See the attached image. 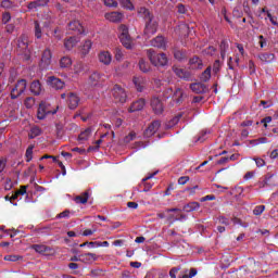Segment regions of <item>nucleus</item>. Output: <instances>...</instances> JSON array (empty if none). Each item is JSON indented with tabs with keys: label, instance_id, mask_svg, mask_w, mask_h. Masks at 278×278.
I'll list each match as a JSON object with an SVG mask.
<instances>
[{
	"label": "nucleus",
	"instance_id": "nucleus-38",
	"mask_svg": "<svg viewBox=\"0 0 278 278\" xmlns=\"http://www.w3.org/2000/svg\"><path fill=\"white\" fill-rule=\"evenodd\" d=\"M60 66L61 68H71V66H73V60L71 59V56L61 58Z\"/></svg>",
	"mask_w": 278,
	"mask_h": 278
},
{
	"label": "nucleus",
	"instance_id": "nucleus-22",
	"mask_svg": "<svg viewBox=\"0 0 278 278\" xmlns=\"http://www.w3.org/2000/svg\"><path fill=\"white\" fill-rule=\"evenodd\" d=\"M105 20L111 23H121L123 21V13L121 12H111L105 14Z\"/></svg>",
	"mask_w": 278,
	"mask_h": 278
},
{
	"label": "nucleus",
	"instance_id": "nucleus-11",
	"mask_svg": "<svg viewBox=\"0 0 278 278\" xmlns=\"http://www.w3.org/2000/svg\"><path fill=\"white\" fill-rule=\"evenodd\" d=\"M132 84L137 92H143L147 88V78L143 76H135L132 77Z\"/></svg>",
	"mask_w": 278,
	"mask_h": 278
},
{
	"label": "nucleus",
	"instance_id": "nucleus-3",
	"mask_svg": "<svg viewBox=\"0 0 278 278\" xmlns=\"http://www.w3.org/2000/svg\"><path fill=\"white\" fill-rule=\"evenodd\" d=\"M118 31L119 40L123 47H125V49H131V47H134V41L131 40V36L129 35V28L127 27V25L122 24L118 27Z\"/></svg>",
	"mask_w": 278,
	"mask_h": 278
},
{
	"label": "nucleus",
	"instance_id": "nucleus-55",
	"mask_svg": "<svg viewBox=\"0 0 278 278\" xmlns=\"http://www.w3.org/2000/svg\"><path fill=\"white\" fill-rule=\"evenodd\" d=\"M131 140H136V132H135V131H130V132L128 134V136H126V137L124 138V142H126V143L131 142Z\"/></svg>",
	"mask_w": 278,
	"mask_h": 278
},
{
	"label": "nucleus",
	"instance_id": "nucleus-64",
	"mask_svg": "<svg viewBox=\"0 0 278 278\" xmlns=\"http://www.w3.org/2000/svg\"><path fill=\"white\" fill-rule=\"evenodd\" d=\"M186 5H184L182 3L177 4L178 14H186Z\"/></svg>",
	"mask_w": 278,
	"mask_h": 278
},
{
	"label": "nucleus",
	"instance_id": "nucleus-50",
	"mask_svg": "<svg viewBox=\"0 0 278 278\" xmlns=\"http://www.w3.org/2000/svg\"><path fill=\"white\" fill-rule=\"evenodd\" d=\"M14 5V3L11 0H2L0 3V8H3L4 10H10Z\"/></svg>",
	"mask_w": 278,
	"mask_h": 278
},
{
	"label": "nucleus",
	"instance_id": "nucleus-5",
	"mask_svg": "<svg viewBox=\"0 0 278 278\" xmlns=\"http://www.w3.org/2000/svg\"><path fill=\"white\" fill-rule=\"evenodd\" d=\"M27 90V80L26 79H20L15 84L14 88L11 90V99L15 100L21 97Z\"/></svg>",
	"mask_w": 278,
	"mask_h": 278
},
{
	"label": "nucleus",
	"instance_id": "nucleus-27",
	"mask_svg": "<svg viewBox=\"0 0 278 278\" xmlns=\"http://www.w3.org/2000/svg\"><path fill=\"white\" fill-rule=\"evenodd\" d=\"M79 42V38L77 37H70L64 40V48L67 51H71L74 47H77V43Z\"/></svg>",
	"mask_w": 278,
	"mask_h": 278
},
{
	"label": "nucleus",
	"instance_id": "nucleus-17",
	"mask_svg": "<svg viewBox=\"0 0 278 278\" xmlns=\"http://www.w3.org/2000/svg\"><path fill=\"white\" fill-rule=\"evenodd\" d=\"M47 114H51V111L47 109V102H41L37 110V118L39 121H45V118H47Z\"/></svg>",
	"mask_w": 278,
	"mask_h": 278
},
{
	"label": "nucleus",
	"instance_id": "nucleus-53",
	"mask_svg": "<svg viewBox=\"0 0 278 278\" xmlns=\"http://www.w3.org/2000/svg\"><path fill=\"white\" fill-rule=\"evenodd\" d=\"M10 21H12V15L10 14V12H5L2 14V23L4 25H8V23H10Z\"/></svg>",
	"mask_w": 278,
	"mask_h": 278
},
{
	"label": "nucleus",
	"instance_id": "nucleus-44",
	"mask_svg": "<svg viewBox=\"0 0 278 278\" xmlns=\"http://www.w3.org/2000/svg\"><path fill=\"white\" fill-rule=\"evenodd\" d=\"M255 266H257V263L253 262L249 265L242 266L241 270H244L245 273H255Z\"/></svg>",
	"mask_w": 278,
	"mask_h": 278
},
{
	"label": "nucleus",
	"instance_id": "nucleus-40",
	"mask_svg": "<svg viewBox=\"0 0 278 278\" xmlns=\"http://www.w3.org/2000/svg\"><path fill=\"white\" fill-rule=\"evenodd\" d=\"M201 81H210L212 79V67H207L200 76Z\"/></svg>",
	"mask_w": 278,
	"mask_h": 278
},
{
	"label": "nucleus",
	"instance_id": "nucleus-51",
	"mask_svg": "<svg viewBox=\"0 0 278 278\" xmlns=\"http://www.w3.org/2000/svg\"><path fill=\"white\" fill-rule=\"evenodd\" d=\"M18 260H23L21 255H7L4 256L5 262H18Z\"/></svg>",
	"mask_w": 278,
	"mask_h": 278
},
{
	"label": "nucleus",
	"instance_id": "nucleus-30",
	"mask_svg": "<svg viewBox=\"0 0 278 278\" xmlns=\"http://www.w3.org/2000/svg\"><path fill=\"white\" fill-rule=\"evenodd\" d=\"M174 53V58L175 60H177L178 62H184V60H186V58H188V54L186 53V50L179 49V48H175L173 50Z\"/></svg>",
	"mask_w": 278,
	"mask_h": 278
},
{
	"label": "nucleus",
	"instance_id": "nucleus-39",
	"mask_svg": "<svg viewBox=\"0 0 278 278\" xmlns=\"http://www.w3.org/2000/svg\"><path fill=\"white\" fill-rule=\"evenodd\" d=\"M90 136H92V128H87L79 134L78 140L86 141V140H88V138H90Z\"/></svg>",
	"mask_w": 278,
	"mask_h": 278
},
{
	"label": "nucleus",
	"instance_id": "nucleus-33",
	"mask_svg": "<svg viewBox=\"0 0 278 278\" xmlns=\"http://www.w3.org/2000/svg\"><path fill=\"white\" fill-rule=\"evenodd\" d=\"M90 49H92V41L86 40L84 45L80 47V53L83 58H86L90 53Z\"/></svg>",
	"mask_w": 278,
	"mask_h": 278
},
{
	"label": "nucleus",
	"instance_id": "nucleus-35",
	"mask_svg": "<svg viewBox=\"0 0 278 278\" xmlns=\"http://www.w3.org/2000/svg\"><path fill=\"white\" fill-rule=\"evenodd\" d=\"M86 244H91V248H94V247H97V248H99V247H110V242H108V241H103V242H101V241H90V242H85V243H81L79 247H80V249H84V247H86Z\"/></svg>",
	"mask_w": 278,
	"mask_h": 278
},
{
	"label": "nucleus",
	"instance_id": "nucleus-34",
	"mask_svg": "<svg viewBox=\"0 0 278 278\" xmlns=\"http://www.w3.org/2000/svg\"><path fill=\"white\" fill-rule=\"evenodd\" d=\"M201 207V204L199 202H190L188 204L184 205V212H197Z\"/></svg>",
	"mask_w": 278,
	"mask_h": 278
},
{
	"label": "nucleus",
	"instance_id": "nucleus-12",
	"mask_svg": "<svg viewBox=\"0 0 278 278\" xmlns=\"http://www.w3.org/2000/svg\"><path fill=\"white\" fill-rule=\"evenodd\" d=\"M168 41H166V38L164 36H156L150 41L151 47H155L156 49H162L163 51H166V45Z\"/></svg>",
	"mask_w": 278,
	"mask_h": 278
},
{
	"label": "nucleus",
	"instance_id": "nucleus-42",
	"mask_svg": "<svg viewBox=\"0 0 278 278\" xmlns=\"http://www.w3.org/2000/svg\"><path fill=\"white\" fill-rule=\"evenodd\" d=\"M275 177V174H267L263 182H261L260 188H264L265 186H275V182H270V179Z\"/></svg>",
	"mask_w": 278,
	"mask_h": 278
},
{
	"label": "nucleus",
	"instance_id": "nucleus-49",
	"mask_svg": "<svg viewBox=\"0 0 278 278\" xmlns=\"http://www.w3.org/2000/svg\"><path fill=\"white\" fill-rule=\"evenodd\" d=\"M119 3L123 8H126V10H134V4L129 0H119Z\"/></svg>",
	"mask_w": 278,
	"mask_h": 278
},
{
	"label": "nucleus",
	"instance_id": "nucleus-62",
	"mask_svg": "<svg viewBox=\"0 0 278 278\" xmlns=\"http://www.w3.org/2000/svg\"><path fill=\"white\" fill-rule=\"evenodd\" d=\"M255 164L257 166V168H262V166H266V161H264V159H254Z\"/></svg>",
	"mask_w": 278,
	"mask_h": 278
},
{
	"label": "nucleus",
	"instance_id": "nucleus-54",
	"mask_svg": "<svg viewBox=\"0 0 278 278\" xmlns=\"http://www.w3.org/2000/svg\"><path fill=\"white\" fill-rule=\"evenodd\" d=\"M115 54V60H117L118 62H121V60H123V50L121 48H115L114 51Z\"/></svg>",
	"mask_w": 278,
	"mask_h": 278
},
{
	"label": "nucleus",
	"instance_id": "nucleus-16",
	"mask_svg": "<svg viewBox=\"0 0 278 278\" xmlns=\"http://www.w3.org/2000/svg\"><path fill=\"white\" fill-rule=\"evenodd\" d=\"M67 29H70V31H74V34H84V25H81V22L74 20L72 22L68 23L67 25Z\"/></svg>",
	"mask_w": 278,
	"mask_h": 278
},
{
	"label": "nucleus",
	"instance_id": "nucleus-29",
	"mask_svg": "<svg viewBox=\"0 0 278 278\" xmlns=\"http://www.w3.org/2000/svg\"><path fill=\"white\" fill-rule=\"evenodd\" d=\"M30 92L35 94V97L40 96V92H42V85L40 84V80H34L30 84Z\"/></svg>",
	"mask_w": 278,
	"mask_h": 278
},
{
	"label": "nucleus",
	"instance_id": "nucleus-56",
	"mask_svg": "<svg viewBox=\"0 0 278 278\" xmlns=\"http://www.w3.org/2000/svg\"><path fill=\"white\" fill-rule=\"evenodd\" d=\"M179 270H181V267H173L170 270H169V277L170 278H177V274L179 273Z\"/></svg>",
	"mask_w": 278,
	"mask_h": 278
},
{
	"label": "nucleus",
	"instance_id": "nucleus-1",
	"mask_svg": "<svg viewBox=\"0 0 278 278\" xmlns=\"http://www.w3.org/2000/svg\"><path fill=\"white\" fill-rule=\"evenodd\" d=\"M138 14L146 22V27L143 30L144 36H147V38H151V36L157 34L159 24L157 21H155V16L152 15L151 11L144 7H141L138 10Z\"/></svg>",
	"mask_w": 278,
	"mask_h": 278
},
{
	"label": "nucleus",
	"instance_id": "nucleus-6",
	"mask_svg": "<svg viewBox=\"0 0 278 278\" xmlns=\"http://www.w3.org/2000/svg\"><path fill=\"white\" fill-rule=\"evenodd\" d=\"M112 97L115 99L116 103H125L127 101V91H125V88H122L121 85H114Z\"/></svg>",
	"mask_w": 278,
	"mask_h": 278
},
{
	"label": "nucleus",
	"instance_id": "nucleus-32",
	"mask_svg": "<svg viewBox=\"0 0 278 278\" xmlns=\"http://www.w3.org/2000/svg\"><path fill=\"white\" fill-rule=\"evenodd\" d=\"M197 274H198L197 268L185 269L180 271L178 278H192V277H197Z\"/></svg>",
	"mask_w": 278,
	"mask_h": 278
},
{
	"label": "nucleus",
	"instance_id": "nucleus-7",
	"mask_svg": "<svg viewBox=\"0 0 278 278\" xmlns=\"http://www.w3.org/2000/svg\"><path fill=\"white\" fill-rule=\"evenodd\" d=\"M52 58L51 49L47 48L41 55L40 68L42 71H47L51 66Z\"/></svg>",
	"mask_w": 278,
	"mask_h": 278
},
{
	"label": "nucleus",
	"instance_id": "nucleus-59",
	"mask_svg": "<svg viewBox=\"0 0 278 278\" xmlns=\"http://www.w3.org/2000/svg\"><path fill=\"white\" fill-rule=\"evenodd\" d=\"M217 220H218L219 225H226V227L229 226V218H227L225 216H219L217 218Z\"/></svg>",
	"mask_w": 278,
	"mask_h": 278
},
{
	"label": "nucleus",
	"instance_id": "nucleus-37",
	"mask_svg": "<svg viewBox=\"0 0 278 278\" xmlns=\"http://www.w3.org/2000/svg\"><path fill=\"white\" fill-rule=\"evenodd\" d=\"M139 71H141V73H149V71H151V64L149 62H147V60L140 59L139 60Z\"/></svg>",
	"mask_w": 278,
	"mask_h": 278
},
{
	"label": "nucleus",
	"instance_id": "nucleus-31",
	"mask_svg": "<svg viewBox=\"0 0 278 278\" xmlns=\"http://www.w3.org/2000/svg\"><path fill=\"white\" fill-rule=\"evenodd\" d=\"M258 59L261 60V62H265V64H270L275 62V54L268 52L261 53L258 54Z\"/></svg>",
	"mask_w": 278,
	"mask_h": 278
},
{
	"label": "nucleus",
	"instance_id": "nucleus-61",
	"mask_svg": "<svg viewBox=\"0 0 278 278\" xmlns=\"http://www.w3.org/2000/svg\"><path fill=\"white\" fill-rule=\"evenodd\" d=\"M220 71V60H216L213 64V73H219Z\"/></svg>",
	"mask_w": 278,
	"mask_h": 278
},
{
	"label": "nucleus",
	"instance_id": "nucleus-15",
	"mask_svg": "<svg viewBox=\"0 0 278 278\" xmlns=\"http://www.w3.org/2000/svg\"><path fill=\"white\" fill-rule=\"evenodd\" d=\"M173 71L177 77L184 79L185 81H190V79H192V74L187 70L181 67H174Z\"/></svg>",
	"mask_w": 278,
	"mask_h": 278
},
{
	"label": "nucleus",
	"instance_id": "nucleus-45",
	"mask_svg": "<svg viewBox=\"0 0 278 278\" xmlns=\"http://www.w3.org/2000/svg\"><path fill=\"white\" fill-rule=\"evenodd\" d=\"M265 210H266L265 205H257L254 207L253 214H254V216H262L264 214Z\"/></svg>",
	"mask_w": 278,
	"mask_h": 278
},
{
	"label": "nucleus",
	"instance_id": "nucleus-63",
	"mask_svg": "<svg viewBox=\"0 0 278 278\" xmlns=\"http://www.w3.org/2000/svg\"><path fill=\"white\" fill-rule=\"evenodd\" d=\"M71 216V211L65 210L62 213H60L56 218H68Z\"/></svg>",
	"mask_w": 278,
	"mask_h": 278
},
{
	"label": "nucleus",
	"instance_id": "nucleus-14",
	"mask_svg": "<svg viewBox=\"0 0 278 278\" xmlns=\"http://www.w3.org/2000/svg\"><path fill=\"white\" fill-rule=\"evenodd\" d=\"M48 84L50 87L53 88V90H63L64 86H66V84L62 79L55 76H50L48 78Z\"/></svg>",
	"mask_w": 278,
	"mask_h": 278
},
{
	"label": "nucleus",
	"instance_id": "nucleus-18",
	"mask_svg": "<svg viewBox=\"0 0 278 278\" xmlns=\"http://www.w3.org/2000/svg\"><path fill=\"white\" fill-rule=\"evenodd\" d=\"M90 192L91 190L88 189L79 195H76L74 198L75 203H77L78 205H86V203H88V199H90Z\"/></svg>",
	"mask_w": 278,
	"mask_h": 278
},
{
	"label": "nucleus",
	"instance_id": "nucleus-2",
	"mask_svg": "<svg viewBox=\"0 0 278 278\" xmlns=\"http://www.w3.org/2000/svg\"><path fill=\"white\" fill-rule=\"evenodd\" d=\"M147 55L153 66H166L168 64V58L164 52L157 54L153 49H150L147 51Z\"/></svg>",
	"mask_w": 278,
	"mask_h": 278
},
{
	"label": "nucleus",
	"instance_id": "nucleus-60",
	"mask_svg": "<svg viewBox=\"0 0 278 278\" xmlns=\"http://www.w3.org/2000/svg\"><path fill=\"white\" fill-rule=\"evenodd\" d=\"M17 197H23V194L27 193V186H22L17 191H15Z\"/></svg>",
	"mask_w": 278,
	"mask_h": 278
},
{
	"label": "nucleus",
	"instance_id": "nucleus-47",
	"mask_svg": "<svg viewBox=\"0 0 278 278\" xmlns=\"http://www.w3.org/2000/svg\"><path fill=\"white\" fill-rule=\"evenodd\" d=\"M35 103H36V100L33 97H28L24 101V105L25 108H27V110H30V108H34Z\"/></svg>",
	"mask_w": 278,
	"mask_h": 278
},
{
	"label": "nucleus",
	"instance_id": "nucleus-19",
	"mask_svg": "<svg viewBox=\"0 0 278 278\" xmlns=\"http://www.w3.org/2000/svg\"><path fill=\"white\" fill-rule=\"evenodd\" d=\"M79 98L77 97V94L75 93H68L67 97V105L70 108V110H77L78 105H79Z\"/></svg>",
	"mask_w": 278,
	"mask_h": 278
},
{
	"label": "nucleus",
	"instance_id": "nucleus-48",
	"mask_svg": "<svg viewBox=\"0 0 278 278\" xmlns=\"http://www.w3.org/2000/svg\"><path fill=\"white\" fill-rule=\"evenodd\" d=\"M39 236H49L51 233V226L41 227L38 229Z\"/></svg>",
	"mask_w": 278,
	"mask_h": 278
},
{
	"label": "nucleus",
	"instance_id": "nucleus-13",
	"mask_svg": "<svg viewBox=\"0 0 278 278\" xmlns=\"http://www.w3.org/2000/svg\"><path fill=\"white\" fill-rule=\"evenodd\" d=\"M190 89L195 94H205L206 92H210V88L203 83H193L190 85Z\"/></svg>",
	"mask_w": 278,
	"mask_h": 278
},
{
	"label": "nucleus",
	"instance_id": "nucleus-26",
	"mask_svg": "<svg viewBox=\"0 0 278 278\" xmlns=\"http://www.w3.org/2000/svg\"><path fill=\"white\" fill-rule=\"evenodd\" d=\"M99 62H101V64H105V66H109V64H112V54L109 51L100 52Z\"/></svg>",
	"mask_w": 278,
	"mask_h": 278
},
{
	"label": "nucleus",
	"instance_id": "nucleus-28",
	"mask_svg": "<svg viewBox=\"0 0 278 278\" xmlns=\"http://www.w3.org/2000/svg\"><path fill=\"white\" fill-rule=\"evenodd\" d=\"M97 260H99V257L94 253L81 254L83 264H92V263L97 262Z\"/></svg>",
	"mask_w": 278,
	"mask_h": 278
},
{
	"label": "nucleus",
	"instance_id": "nucleus-52",
	"mask_svg": "<svg viewBox=\"0 0 278 278\" xmlns=\"http://www.w3.org/2000/svg\"><path fill=\"white\" fill-rule=\"evenodd\" d=\"M52 36L55 40H62V29H60L59 27L54 28V30L52 31Z\"/></svg>",
	"mask_w": 278,
	"mask_h": 278
},
{
	"label": "nucleus",
	"instance_id": "nucleus-41",
	"mask_svg": "<svg viewBox=\"0 0 278 278\" xmlns=\"http://www.w3.org/2000/svg\"><path fill=\"white\" fill-rule=\"evenodd\" d=\"M41 134H42V129H40V127L38 126H34L30 129L29 138L30 140H34V138H38V136H40Z\"/></svg>",
	"mask_w": 278,
	"mask_h": 278
},
{
	"label": "nucleus",
	"instance_id": "nucleus-20",
	"mask_svg": "<svg viewBox=\"0 0 278 278\" xmlns=\"http://www.w3.org/2000/svg\"><path fill=\"white\" fill-rule=\"evenodd\" d=\"M30 249H33V251H35L36 253H39L40 255H45V254L53 251V249H51V247H48L45 244H33V245H30Z\"/></svg>",
	"mask_w": 278,
	"mask_h": 278
},
{
	"label": "nucleus",
	"instance_id": "nucleus-4",
	"mask_svg": "<svg viewBox=\"0 0 278 278\" xmlns=\"http://www.w3.org/2000/svg\"><path fill=\"white\" fill-rule=\"evenodd\" d=\"M164 99H176V103H182L184 98L186 97V93H184V90L181 88H177L175 91L173 88L168 87L163 91Z\"/></svg>",
	"mask_w": 278,
	"mask_h": 278
},
{
	"label": "nucleus",
	"instance_id": "nucleus-24",
	"mask_svg": "<svg viewBox=\"0 0 278 278\" xmlns=\"http://www.w3.org/2000/svg\"><path fill=\"white\" fill-rule=\"evenodd\" d=\"M147 104V102L144 101V99H139L135 102H132V104L129 108V112H140V110L144 109V105Z\"/></svg>",
	"mask_w": 278,
	"mask_h": 278
},
{
	"label": "nucleus",
	"instance_id": "nucleus-43",
	"mask_svg": "<svg viewBox=\"0 0 278 278\" xmlns=\"http://www.w3.org/2000/svg\"><path fill=\"white\" fill-rule=\"evenodd\" d=\"M35 37L40 40L42 38V26H40V23L38 21H35Z\"/></svg>",
	"mask_w": 278,
	"mask_h": 278
},
{
	"label": "nucleus",
	"instance_id": "nucleus-10",
	"mask_svg": "<svg viewBox=\"0 0 278 278\" xmlns=\"http://www.w3.org/2000/svg\"><path fill=\"white\" fill-rule=\"evenodd\" d=\"M105 79H108V77L99 72H93L90 76H89V84L91 86H101V84H103V81H105Z\"/></svg>",
	"mask_w": 278,
	"mask_h": 278
},
{
	"label": "nucleus",
	"instance_id": "nucleus-23",
	"mask_svg": "<svg viewBox=\"0 0 278 278\" xmlns=\"http://www.w3.org/2000/svg\"><path fill=\"white\" fill-rule=\"evenodd\" d=\"M155 175H157V172L149 175L148 177H146L141 180L140 186H143V190H141V192H149V190H151L153 188V184L147 182V181H149V179H153V177H155Z\"/></svg>",
	"mask_w": 278,
	"mask_h": 278
},
{
	"label": "nucleus",
	"instance_id": "nucleus-36",
	"mask_svg": "<svg viewBox=\"0 0 278 278\" xmlns=\"http://www.w3.org/2000/svg\"><path fill=\"white\" fill-rule=\"evenodd\" d=\"M191 68H203V61L199 56H193L189 60Z\"/></svg>",
	"mask_w": 278,
	"mask_h": 278
},
{
	"label": "nucleus",
	"instance_id": "nucleus-46",
	"mask_svg": "<svg viewBox=\"0 0 278 278\" xmlns=\"http://www.w3.org/2000/svg\"><path fill=\"white\" fill-rule=\"evenodd\" d=\"M25 157H26V162H29L30 160L34 159V146H29L27 148Z\"/></svg>",
	"mask_w": 278,
	"mask_h": 278
},
{
	"label": "nucleus",
	"instance_id": "nucleus-21",
	"mask_svg": "<svg viewBox=\"0 0 278 278\" xmlns=\"http://www.w3.org/2000/svg\"><path fill=\"white\" fill-rule=\"evenodd\" d=\"M17 47L21 49L24 53H27V50L29 49V39L27 36L22 35L17 40Z\"/></svg>",
	"mask_w": 278,
	"mask_h": 278
},
{
	"label": "nucleus",
	"instance_id": "nucleus-8",
	"mask_svg": "<svg viewBox=\"0 0 278 278\" xmlns=\"http://www.w3.org/2000/svg\"><path fill=\"white\" fill-rule=\"evenodd\" d=\"M150 105H151L154 114H156L157 116H160L161 114L164 113V103L162 102V100L160 98L153 97L151 99Z\"/></svg>",
	"mask_w": 278,
	"mask_h": 278
},
{
	"label": "nucleus",
	"instance_id": "nucleus-57",
	"mask_svg": "<svg viewBox=\"0 0 278 278\" xmlns=\"http://www.w3.org/2000/svg\"><path fill=\"white\" fill-rule=\"evenodd\" d=\"M104 5L108 8H117L118 2L116 0H104Z\"/></svg>",
	"mask_w": 278,
	"mask_h": 278
},
{
	"label": "nucleus",
	"instance_id": "nucleus-9",
	"mask_svg": "<svg viewBox=\"0 0 278 278\" xmlns=\"http://www.w3.org/2000/svg\"><path fill=\"white\" fill-rule=\"evenodd\" d=\"M162 127V122L160 121H153L148 128L144 130L143 136L144 138H151V136H154L157 134V130Z\"/></svg>",
	"mask_w": 278,
	"mask_h": 278
},
{
	"label": "nucleus",
	"instance_id": "nucleus-58",
	"mask_svg": "<svg viewBox=\"0 0 278 278\" xmlns=\"http://www.w3.org/2000/svg\"><path fill=\"white\" fill-rule=\"evenodd\" d=\"M201 203H205V201H216V195L208 194L200 199Z\"/></svg>",
	"mask_w": 278,
	"mask_h": 278
},
{
	"label": "nucleus",
	"instance_id": "nucleus-25",
	"mask_svg": "<svg viewBox=\"0 0 278 278\" xmlns=\"http://www.w3.org/2000/svg\"><path fill=\"white\" fill-rule=\"evenodd\" d=\"M49 5V0H35L28 3V10H36L38 8H45Z\"/></svg>",
	"mask_w": 278,
	"mask_h": 278
}]
</instances>
